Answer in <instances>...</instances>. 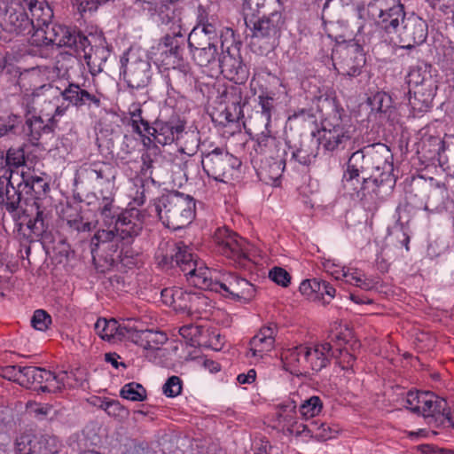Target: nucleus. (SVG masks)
<instances>
[{"label": "nucleus", "mask_w": 454, "mask_h": 454, "mask_svg": "<svg viewBox=\"0 0 454 454\" xmlns=\"http://www.w3.org/2000/svg\"><path fill=\"white\" fill-rule=\"evenodd\" d=\"M392 160L390 149L381 143L351 153L341 178L344 192L359 200L365 209H375L395 185Z\"/></svg>", "instance_id": "obj_1"}, {"label": "nucleus", "mask_w": 454, "mask_h": 454, "mask_svg": "<svg viewBox=\"0 0 454 454\" xmlns=\"http://www.w3.org/2000/svg\"><path fill=\"white\" fill-rule=\"evenodd\" d=\"M157 257L162 268H179L187 279L200 289L216 293L224 291L227 297L245 303L249 302L256 294L253 284L234 274L224 276L223 280H214L209 269L202 261L197 259V255L184 241L168 245L166 254L160 253Z\"/></svg>", "instance_id": "obj_2"}, {"label": "nucleus", "mask_w": 454, "mask_h": 454, "mask_svg": "<svg viewBox=\"0 0 454 454\" xmlns=\"http://www.w3.org/2000/svg\"><path fill=\"white\" fill-rule=\"evenodd\" d=\"M42 74L38 68L22 73L19 78V84L27 90H33L34 96H43L44 100L59 99L68 102V106L76 108L84 106L99 107L101 105L100 98L89 92L84 85H80L74 82H68L63 88L59 86L57 82L42 83Z\"/></svg>", "instance_id": "obj_3"}, {"label": "nucleus", "mask_w": 454, "mask_h": 454, "mask_svg": "<svg viewBox=\"0 0 454 454\" xmlns=\"http://www.w3.org/2000/svg\"><path fill=\"white\" fill-rule=\"evenodd\" d=\"M318 102L319 111L330 107L333 113L322 122V134L317 139L319 145L329 152H335L344 149L352 140L355 129L348 125V117L341 115L340 109L335 105L334 98L328 91L316 96Z\"/></svg>", "instance_id": "obj_4"}, {"label": "nucleus", "mask_w": 454, "mask_h": 454, "mask_svg": "<svg viewBox=\"0 0 454 454\" xmlns=\"http://www.w3.org/2000/svg\"><path fill=\"white\" fill-rule=\"evenodd\" d=\"M195 209L193 197L179 192L163 194L151 207L162 223L173 230L188 226L195 218Z\"/></svg>", "instance_id": "obj_5"}, {"label": "nucleus", "mask_w": 454, "mask_h": 454, "mask_svg": "<svg viewBox=\"0 0 454 454\" xmlns=\"http://www.w3.org/2000/svg\"><path fill=\"white\" fill-rule=\"evenodd\" d=\"M251 31L250 48L259 56H268L279 44L286 19L283 11L245 21Z\"/></svg>", "instance_id": "obj_6"}, {"label": "nucleus", "mask_w": 454, "mask_h": 454, "mask_svg": "<svg viewBox=\"0 0 454 454\" xmlns=\"http://www.w3.org/2000/svg\"><path fill=\"white\" fill-rule=\"evenodd\" d=\"M329 45L319 53V58L325 65L332 64L340 74L356 77L362 72L366 59L363 47L356 41H349L332 48Z\"/></svg>", "instance_id": "obj_7"}, {"label": "nucleus", "mask_w": 454, "mask_h": 454, "mask_svg": "<svg viewBox=\"0 0 454 454\" xmlns=\"http://www.w3.org/2000/svg\"><path fill=\"white\" fill-rule=\"evenodd\" d=\"M186 38L179 27L178 31L166 34L160 42V46L165 50L162 51V62L171 67L168 80L174 81L176 85L182 86L188 82L191 67L184 61Z\"/></svg>", "instance_id": "obj_8"}, {"label": "nucleus", "mask_w": 454, "mask_h": 454, "mask_svg": "<svg viewBox=\"0 0 454 454\" xmlns=\"http://www.w3.org/2000/svg\"><path fill=\"white\" fill-rule=\"evenodd\" d=\"M367 13L390 41H395V33L406 19L404 6L400 0H372L367 5Z\"/></svg>", "instance_id": "obj_9"}, {"label": "nucleus", "mask_w": 454, "mask_h": 454, "mask_svg": "<svg viewBox=\"0 0 454 454\" xmlns=\"http://www.w3.org/2000/svg\"><path fill=\"white\" fill-rule=\"evenodd\" d=\"M117 167L109 161L96 160L82 164L76 171L75 181L85 184L98 192H115Z\"/></svg>", "instance_id": "obj_10"}, {"label": "nucleus", "mask_w": 454, "mask_h": 454, "mask_svg": "<svg viewBox=\"0 0 454 454\" xmlns=\"http://www.w3.org/2000/svg\"><path fill=\"white\" fill-rule=\"evenodd\" d=\"M123 68V79L130 90L146 88L153 76V69L149 58L145 53L137 54L129 51L121 59Z\"/></svg>", "instance_id": "obj_11"}, {"label": "nucleus", "mask_w": 454, "mask_h": 454, "mask_svg": "<svg viewBox=\"0 0 454 454\" xmlns=\"http://www.w3.org/2000/svg\"><path fill=\"white\" fill-rule=\"evenodd\" d=\"M82 35L80 31L65 25L51 23L42 30L32 34L29 42L37 47H68L75 51L78 46V40Z\"/></svg>", "instance_id": "obj_12"}, {"label": "nucleus", "mask_w": 454, "mask_h": 454, "mask_svg": "<svg viewBox=\"0 0 454 454\" xmlns=\"http://www.w3.org/2000/svg\"><path fill=\"white\" fill-rule=\"evenodd\" d=\"M21 98V106L25 108V122L21 126V131L19 132L27 137L29 142L35 145L41 138L43 134H50L54 130L53 119H48L47 122L43 119L35 114L34 106L36 98L43 96H34L33 90H27Z\"/></svg>", "instance_id": "obj_13"}, {"label": "nucleus", "mask_w": 454, "mask_h": 454, "mask_svg": "<svg viewBox=\"0 0 454 454\" xmlns=\"http://www.w3.org/2000/svg\"><path fill=\"white\" fill-rule=\"evenodd\" d=\"M202 168L209 177L226 183L241 161L223 148L216 147L211 152L202 153Z\"/></svg>", "instance_id": "obj_14"}, {"label": "nucleus", "mask_w": 454, "mask_h": 454, "mask_svg": "<svg viewBox=\"0 0 454 454\" xmlns=\"http://www.w3.org/2000/svg\"><path fill=\"white\" fill-rule=\"evenodd\" d=\"M69 375L63 371L58 374L41 367L24 366L21 386L41 392H58L68 385Z\"/></svg>", "instance_id": "obj_15"}, {"label": "nucleus", "mask_w": 454, "mask_h": 454, "mask_svg": "<svg viewBox=\"0 0 454 454\" xmlns=\"http://www.w3.org/2000/svg\"><path fill=\"white\" fill-rule=\"evenodd\" d=\"M216 250L219 254L232 260L240 267L249 261L247 241L226 227L219 228L214 235Z\"/></svg>", "instance_id": "obj_16"}, {"label": "nucleus", "mask_w": 454, "mask_h": 454, "mask_svg": "<svg viewBox=\"0 0 454 454\" xmlns=\"http://www.w3.org/2000/svg\"><path fill=\"white\" fill-rule=\"evenodd\" d=\"M162 301L176 311L192 315L199 313L207 305V298L201 291H186L180 287L165 288L161 291Z\"/></svg>", "instance_id": "obj_17"}, {"label": "nucleus", "mask_w": 454, "mask_h": 454, "mask_svg": "<svg viewBox=\"0 0 454 454\" xmlns=\"http://www.w3.org/2000/svg\"><path fill=\"white\" fill-rule=\"evenodd\" d=\"M60 447L58 438L49 434L24 433L15 441L16 454H58Z\"/></svg>", "instance_id": "obj_18"}, {"label": "nucleus", "mask_w": 454, "mask_h": 454, "mask_svg": "<svg viewBox=\"0 0 454 454\" xmlns=\"http://www.w3.org/2000/svg\"><path fill=\"white\" fill-rule=\"evenodd\" d=\"M427 37V24L420 17H406L394 35V43H399L403 49H412L422 44Z\"/></svg>", "instance_id": "obj_19"}, {"label": "nucleus", "mask_w": 454, "mask_h": 454, "mask_svg": "<svg viewBox=\"0 0 454 454\" xmlns=\"http://www.w3.org/2000/svg\"><path fill=\"white\" fill-rule=\"evenodd\" d=\"M78 54H83L89 71L92 76H96L103 71V66L110 56L109 50L102 43L93 44L86 35L78 40L75 51Z\"/></svg>", "instance_id": "obj_20"}, {"label": "nucleus", "mask_w": 454, "mask_h": 454, "mask_svg": "<svg viewBox=\"0 0 454 454\" xmlns=\"http://www.w3.org/2000/svg\"><path fill=\"white\" fill-rule=\"evenodd\" d=\"M319 150V142L314 137H306L294 145H287L284 150L286 160L292 168L298 165L309 166L315 161Z\"/></svg>", "instance_id": "obj_21"}, {"label": "nucleus", "mask_w": 454, "mask_h": 454, "mask_svg": "<svg viewBox=\"0 0 454 454\" xmlns=\"http://www.w3.org/2000/svg\"><path fill=\"white\" fill-rule=\"evenodd\" d=\"M185 129V122L177 116H171L168 121L156 119L152 123L149 136L161 145H171L178 140Z\"/></svg>", "instance_id": "obj_22"}, {"label": "nucleus", "mask_w": 454, "mask_h": 454, "mask_svg": "<svg viewBox=\"0 0 454 454\" xmlns=\"http://www.w3.org/2000/svg\"><path fill=\"white\" fill-rule=\"evenodd\" d=\"M215 69L219 71L225 78L236 83H245L248 78V71L240 56L231 53L229 48L226 51H222Z\"/></svg>", "instance_id": "obj_23"}, {"label": "nucleus", "mask_w": 454, "mask_h": 454, "mask_svg": "<svg viewBox=\"0 0 454 454\" xmlns=\"http://www.w3.org/2000/svg\"><path fill=\"white\" fill-rule=\"evenodd\" d=\"M143 228L141 214L137 208H130L121 212L116 219L115 229L120 240L129 244L137 237Z\"/></svg>", "instance_id": "obj_24"}, {"label": "nucleus", "mask_w": 454, "mask_h": 454, "mask_svg": "<svg viewBox=\"0 0 454 454\" xmlns=\"http://www.w3.org/2000/svg\"><path fill=\"white\" fill-rule=\"evenodd\" d=\"M21 198V192L10 179H0V205L11 214L15 222L20 218Z\"/></svg>", "instance_id": "obj_25"}, {"label": "nucleus", "mask_w": 454, "mask_h": 454, "mask_svg": "<svg viewBox=\"0 0 454 454\" xmlns=\"http://www.w3.org/2000/svg\"><path fill=\"white\" fill-rule=\"evenodd\" d=\"M277 333L278 326L275 323L262 326L249 342L251 356L262 357L263 353L270 351L274 348Z\"/></svg>", "instance_id": "obj_26"}, {"label": "nucleus", "mask_w": 454, "mask_h": 454, "mask_svg": "<svg viewBox=\"0 0 454 454\" xmlns=\"http://www.w3.org/2000/svg\"><path fill=\"white\" fill-rule=\"evenodd\" d=\"M242 9L247 21L281 12L283 6L279 0H244Z\"/></svg>", "instance_id": "obj_27"}, {"label": "nucleus", "mask_w": 454, "mask_h": 454, "mask_svg": "<svg viewBox=\"0 0 454 454\" xmlns=\"http://www.w3.org/2000/svg\"><path fill=\"white\" fill-rule=\"evenodd\" d=\"M303 356L312 371L320 372L330 364V360L335 356V353L332 344L325 342L315 345L313 348L307 347Z\"/></svg>", "instance_id": "obj_28"}, {"label": "nucleus", "mask_w": 454, "mask_h": 454, "mask_svg": "<svg viewBox=\"0 0 454 454\" xmlns=\"http://www.w3.org/2000/svg\"><path fill=\"white\" fill-rule=\"evenodd\" d=\"M4 29L17 35H32L33 22L23 10H8L5 14Z\"/></svg>", "instance_id": "obj_29"}, {"label": "nucleus", "mask_w": 454, "mask_h": 454, "mask_svg": "<svg viewBox=\"0 0 454 454\" xmlns=\"http://www.w3.org/2000/svg\"><path fill=\"white\" fill-rule=\"evenodd\" d=\"M437 89L438 84L430 87H418L413 90L412 95L410 90L409 104L411 109L419 114L427 112L433 106Z\"/></svg>", "instance_id": "obj_30"}, {"label": "nucleus", "mask_w": 454, "mask_h": 454, "mask_svg": "<svg viewBox=\"0 0 454 454\" xmlns=\"http://www.w3.org/2000/svg\"><path fill=\"white\" fill-rule=\"evenodd\" d=\"M28 10L30 12L29 20L33 22L32 34H35L39 29L43 30L46 26H50L52 23L53 12L46 3L30 0Z\"/></svg>", "instance_id": "obj_31"}, {"label": "nucleus", "mask_w": 454, "mask_h": 454, "mask_svg": "<svg viewBox=\"0 0 454 454\" xmlns=\"http://www.w3.org/2000/svg\"><path fill=\"white\" fill-rule=\"evenodd\" d=\"M447 401L433 392H429L428 396L422 406L421 415L428 424H438L440 419H442L446 413Z\"/></svg>", "instance_id": "obj_32"}, {"label": "nucleus", "mask_w": 454, "mask_h": 454, "mask_svg": "<svg viewBox=\"0 0 454 454\" xmlns=\"http://www.w3.org/2000/svg\"><path fill=\"white\" fill-rule=\"evenodd\" d=\"M356 5L355 0H326L322 9V20L324 23H343L345 21V6Z\"/></svg>", "instance_id": "obj_33"}, {"label": "nucleus", "mask_w": 454, "mask_h": 454, "mask_svg": "<svg viewBox=\"0 0 454 454\" xmlns=\"http://www.w3.org/2000/svg\"><path fill=\"white\" fill-rule=\"evenodd\" d=\"M407 83L415 90L418 87H430L438 83L432 74V66L420 63L411 67L407 75Z\"/></svg>", "instance_id": "obj_34"}, {"label": "nucleus", "mask_w": 454, "mask_h": 454, "mask_svg": "<svg viewBox=\"0 0 454 454\" xmlns=\"http://www.w3.org/2000/svg\"><path fill=\"white\" fill-rule=\"evenodd\" d=\"M136 334L135 344L144 349H159L168 340L165 333L154 329H139L138 333Z\"/></svg>", "instance_id": "obj_35"}, {"label": "nucleus", "mask_w": 454, "mask_h": 454, "mask_svg": "<svg viewBox=\"0 0 454 454\" xmlns=\"http://www.w3.org/2000/svg\"><path fill=\"white\" fill-rule=\"evenodd\" d=\"M246 89L244 83L234 82V84L226 87L222 95L227 106L238 109V114H241L243 107L247 104V97L244 95Z\"/></svg>", "instance_id": "obj_36"}, {"label": "nucleus", "mask_w": 454, "mask_h": 454, "mask_svg": "<svg viewBox=\"0 0 454 454\" xmlns=\"http://www.w3.org/2000/svg\"><path fill=\"white\" fill-rule=\"evenodd\" d=\"M35 215L27 223V228L36 238L47 236L50 225V214L45 208H42L38 202H35Z\"/></svg>", "instance_id": "obj_37"}, {"label": "nucleus", "mask_w": 454, "mask_h": 454, "mask_svg": "<svg viewBox=\"0 0 454 454\" xmlns=\"http://www.w3.org/2000/svg\"><path fill=\"white\" fill-rule=\"evenodd\" d=\"M130 126L134 133L144 137L149 135L152 129L150 121L143 116V109L139 103L132 104L129 108Z\"/></svg>", "instance_id": "obj_38"}, {"label": "nucleus", "mask_w": 454, "mask_h": 454, "mask_svg": "<svg viewBox=\"0 0 454 454\" xmlns=\"http://www.w3.org/2000/svg\"><path fill=\"white\" fill-rule=\"evenodd\" d=\"M427 197V188L426 185L411 186V189L408 190L405 194L406 204L411 209L428 210V206L426 201Z\"/></svg>", "instance_id": "obj_39"}, {"label": "nucleus", "mask_w": 454, "mask_h": 454, "mask_svg": "<svg viewBox=\"0 0 454 454\" xmlns=\"http://www.w3.org/2000/svg\"><path fill=\"white\" fill-rule=\"evenodd\" d=\"M216 46L217 43L206 48H199V50L191 52L194 61L200 67H211L212 69H215L220 56Z\"/></svg>", "instance_id": "obj_40"}, {"label": "nucleus", "mask_w": 454, "mask_h": 454, "mask_svg": "<svg viewBox=\"0 0 454 454\" xmlns=\"http://www.w3.org/2000/svg\"><path fill=\"white\" fill-rule=\"evenodd\" d=\"M341 278H345L347 283L354 285L357 287H360L364 290H371L372 289L376 283L374 280L364 278V275L358 271L356 269H342L341 277L336 276L337 279H340Z\"/></svg>", "instance_id": "obj_41"}, {"label": "nucleus", "mask_w": 454, "mask_h": 454, "mask_svg": "<svg viewBox=\"0 0 454 454\" xmlns=\"http://www.w3.org/2000/svg\"><path fill=\"white\" fill-rule=\"evenodd\" d=\"M302 427L303 431H307L312 437L320 441L331 439L337 433L336 429H333L327 423L319 420H311Z\"/></svg>", "instance_id": "obj_42"}, {"label": "nucleus", "mask_w": 454, "mask_h": 454, "mask_svg": "<svg viewBox=\"0 0 454 454\" xmlns=\"http://www.w3.org/2000/svg\"><path fill=\"white\" fill-rule=\"evenodd\" d=\"M368 104L371 106L372 114L385 115L392 108V98L387 93L378 91L368 98Z\"/></svg>", "instance_id": "obj_43"}, {"label": "nucleus", "mask_w": 454, "mask_h": 454, "mask_svg": "<svg viewBox=\"0 0 454 454\" xmlns=\"http://www.w3.org/2000/svg\"><path fill=\"white\" fill-rule=\"evenodd\" d=\"M121 397L132 402H143L147 399V392L143 385L137 382L125 384L121 391Z\"/></svg>", "instance_id": "obj_44"}, {"label": "nucleus", "mask_w": 454, "mask_h": 454, "mask_svg": "<svg viewBox=\"0 0 454 454\" xmlns=\"http://www.w3.org/2000/svg\"><path fill=\"white\" fill-rule=\"evenodd\" d=\"M307 351V347L297 346L287 349L282 354V360L286 362V364L294 369L300 367H305L308 364L305 362L303 354Z\"/></svg>", "instance_id": "obj_45"}, {"label": "nucleus", "mask_w": 454, "mask_h": 454, "mask_svg": "<svg viewBox=\"0 0 454 454\" xmlns=\"http://www.w3.org/2000/svg\"><path fill=\"white\" fill-rule=\"evenodd\" d=\"M119 323L114 318L109 320L98 318L95 323V331L103 340H111L115 339Z\"/></svg>", "instance_id": "obj_46"}, {"label": "nucleus", "mask_w": 454, "mask_h": 454, "mask_svg": "<svg viewBox=\"0 0 454 454\" xmlns=\"http://www.w3.org/2000/svg\"><path fill=\"white\" fill-rule=\"evenodd\" d=\"M187 43L191 52H192L199 50V48L213 46V44H215L218 42H215L210 39V37L205 35V34H202L200 28H193L189 34Z\"/></svg>", "instance_id": "obj_47"}, {"label": "nucleus", "mask_w": 454, "mask_h": 454, "mask_svg": "<svg viewBox=\"0 0 454 454\" xmlns=\"http://www.w3.org/2000/svg\"><path fill=\"white\" fill-rule=\"evenodd\" d=\"M430 391H409L405 397V407L418 415L422 411L428 394Z\"/></svg>", "instance_id": "obj_48"}, {"label": "nucleus", "mask_w": 454, "mask_h": 454, "mask_svg": "<svg viewBox=\"0 0 454 454\" xmlns=\"http://www.w3.org/2000/svg\"><path fill=\"white\" fill-rule=\"evenodd\" d=\"M21 123V118L15 114H10L6 116H0V137L9 134H20L19 125Z\"/></svg>", "instance_id": "obj_49"}, {"label": "nucleus", "mask_w": 454, "mask_h": 454, "mask_svg": "<svg viewBox=\"0 0 454 454\" xmlns=\"http://www.w3.org/2000/svg\"><path fill=\"white\" fill-rule=\"evenodd\" d=\"M99 407L109 416L118 419H124L129 416V410L120 403L117 400L105 399L101 402Z\"/></svg>", "instance_id": "obj_50"}, {"label": "nucleus", "mask_w": 454, "mask_h": 454, "mask_svg": "<svg viewBox=\"0 0 454 454\" xmlns=\"http://www.w3.org/2000/svg\"><path fill=\"white\" fill-rule=\"evenodd\" d=\"M118 241L120 240V238L117 237L116 234V229L115 226L113 230H99L98 231L94 237L91 239V254L93 255V258L95 259V253L97 251V248L99 247L100 243L102 245H105V243H108L111 241Z\"/></svg>", "instance_id": "obj_51"}, {"label": "nucleus", "mask_w": 454, "mask_h": 454, "mask_svg": "<svg viewBox=\"0 0 454 454\" xmlns=\"http://www.w3.org/2000/svg\"><path fill=\"white\" fill-rule=\"evenodd\" d=\"M323 403L318 396L313 395L305 400L299 407V411L304 418H313L320 413Z\"/></svg>", "instance_id": "obj_52"}, {"label": "nucleus", "mask_w": 454, "mask_h": 454, "mask_svg": "<svg viewBox=\"0 0 454 454\" xmlns=\"http://www.w3.org/2000/svg\"><path fill=\"white\" fill-rule=\"evenodd\" d=\"M258 104L261 107V117L265 122L267 128L271 121V114L274 108V98L268 92H262L258 96Z\"/></svg>", "instance_id": "obj_53"}, {"label": "nucleus", "mask_w": 454, "mask_h": 454, "mask_svg": "<svg viewBox=\"0 0 454 454\" xmlns=\"http://www.w3.org/2000/svg\"><path fill=\"white\" fill-rule=\"evenodd\" d=\"M4 163L12 167H20L25 164V153L22 148H10L7 151L6 157L4 159L3 153H0V167H3Z\"/></svg>", "instance_id": "obj_54"}, {"label": "nucleus", "mask_w": 454, "mask_h": 454, "mask_svg": "<svg viewBox=\"0 0 454 454\" xmlns=\"http://www.w3.org/2000/svg\"><path fill=\"white\" fill-rule=\"evenodd\" d=\"M278 140L275 137L271 136L269 131L261 132L256 137V152L262 154H266L271 151L272 148L278 146Z\"/></svg>", "instance_id": "obj_55"}, {"label": "nucleus", "mask_w": 454, "mask_h": 454, "mask_svg": "<svg viewBox=\"0 0 454 454\" xmlns=\"http://www.w3.org/2000/svg\"><path fill=\"white\" fill-rule=\"evenodd\" d=\"M286 165H289V163L286 160L284 155L280 160L272 159L262 169L267 173L270 179L276 181L281 177Z\"/></svg>", "instance_id": "obj_56"}, {"label": "nucleus", "mask_w": 454, "mask_h": 454, "mask_svg": "<svg viewBox=\"0 0 454 454\" xmlns=\"http://www.w3.org/2000/svg\"><path fill=\"white\" fill-rule=\"evenodd\" d=\"M117 333L115 339L122 340L128 339L135 343V333H138L139 329L137 325H135L134 322L130 319H128L126 322L122 324L119 323V327H117Z\"/></svg>", "instance_id": "obj_57"}, {"label": "nucleus", "mask_w": 454, "mask_h": 454, "mask_svg": "<svg viewBox=\"0 0 454 454\" xmlns=\"http://www.w3.org/2000/svg\"><path fill=\"white\" fill-rule=\"evenodd\" d=\"M319 289H316V300H322L323 304H329L330 301L335 296V288L328 282L317 278Z\"/></svg>", "instance_id": "obj_58"}, {"label": "nucleus", "mask_w": 454, "mask_h": 454, "mask_svg": "<svg viewBox=\"0 0 454 454\" xmlns=\"http://www.w3.org/2000/svg\"><path fill=\"white\" fill-rule=\"evenodd\" d=\"M51 323V316L43 309H37L34 312L31 318L32 326L39 331H45Z\"/></svg>", "instance_id": "obj_59"}, {"label": "nucleus", "mask_w": 454, "mask_h": 454, "mask_svg": "<svg viewBox=\"0 0 454 454\" xmlns=\"http://www.w3.org/2000/svg\"><path fill=\"white\" fill-rule=\"evenodd\" d=\"M164 395L168 397H176L181 394L182 380L177 376H171L162 387Z\"/></svg>", "instance_id": "obj_60"}, {"label": "nucleus", "mask_w": 454, "mask_h": 454, "mask_svg": "<svg viewBox=\"0 0 454 454\" xmlns=\"http://www.w3.org/2000/svg\"><path fill=\"white\" fill-rule=\"evenodd\" d=\"M24 366L8 365L2 369V376L4 379L17 382L21 386V379H23Z\"/></svg>", "instance_id": "obj_61"}, {"label": "nucleus", "mask_w": 454, "mask_h": 454, "mask_svg": "<svg viewBox=\"0 0 454 454\" xmlns=\"http://www.w3.org/2000/svg\"><path fill=\"white\" fill-rule=\"evenodd\" d=\"M100 199L98 203V212L100 215H106L109 209L114 208V192H98Z\"/></svg>", "instance_id": "obj_62"}, {"label": "nucleus", "mask_w": 454, "mask_h": 454, "mask_svg": "<svg viewBox=\"0 0 454 454\" xmlns=\"http://www.w3.org/2000/svg\"><path fill=\"white\" fill-rule=\"evenodd\" d=\"M270 278L276 284L286 287L291 280V276L283 268L274 267L269 273Z\"/></svg>", "instance_id": "obj_63"}, {"label": "nucleus", "mask_w": 454, "mask_h": 454, "mask_svg": "<svg viewBox=\"0 0 454 454\" xmlns=\"http://www.w3.org/2000/svg\"><path fill=\"white\" fill-rule=\"evenodd\" d=\"M339 356L335 355L337 364L342 370H352L356 361V356L350 354L346 348H338Z\"/></svg>", "instance_id": "obj_64"}]
</instances>
